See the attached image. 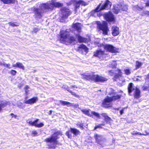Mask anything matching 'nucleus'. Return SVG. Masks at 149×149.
Returning <instances> with one entry per match:
<instances>
[{"instance_id":"obj_43","label":"nucleus","mask_w":149,"mask_h":149,"mask_svg":"<svg viewBox=\"0 0 149 149\" xmlns=\"http://www.w3.org/2000/svg\"><path fill=\"white\" fill-rule=\"evenodd\" d=\"M8 24L10 26L13 27L17 26H18V25L15 24L14 23H12L10 22H9Z\"/></svg>"},{"instance_id":"obj_23","label":"nucleus","mask_w":149,"mask_h":149,"mask_svg":"<svg viewBox=\"0 0 149 149\" xmlns=\"http://www.w3.org/2000/svg\"><path fill=\"white\" fill-rule=\"evenodd\" d=\"M121 97V95H113L112 97H110V98L111 100V101L113 100H117L120 99Z\"/></svg>"},{"instance_id":"obj_9","label":"nucleus","mask_w":149,"mask_h":149,"mask_svg":"<svg viewBox=\"0 0 149 149\" xmlns=\"http://www.w3.org/2000/svg\"><path fill=\"white\" fill-rule=\"evenodd\" d=\"M97 27L103 32V34L104 35H107L109 31L107 24L106 22H103L102 23L99 22L97 23Z\"/></svg>"},{"instance_id":"obj_47","label":"nucleus","mask_w":149,"mask_h":149,"mask_svg":"<svg viewBox=\"0 0 149 149\" xmlns=\"http://www.w3.org/2000/svg\"><path fill=\"white\" fill-rule=\"evenodd\" d=\"M62 88H63L66 90L67 91H68V89H69L68 88V87L66 85H63V86Z\"/></svg>"},{"instance_id":"obj_27","label":"nucleus","mask_w":149,"mask_h":149,"mask_svg":"<svg viewBox=\"0 0 149 149\" xmlns=\"http://www.w3.org/2000/svg\"><path fill=\"white\" fill-rule=\"evenodd\" d=\"M17 67L19 68L22 70H24V67L23 64L19 62H17Z\"/></svg>"},{"instance_id":"obj_38","label":"nucleus","mask_w":149,"mask_h":149,"mask_svg":"<svg viewBox=\"0 0 149 149\" xmlns=\"http://www.w3.org/2000/svg\"><path fill=\"white\" fill-rule=\"evenodd\" d=\"M111 65L113 68H116L117 65V63L116 61H113L111 63Z\"/></svg>"},{"instance_id":"obj_11","label":"nucleus","mask_w":149,"mask_h":149,"mask_svg":"<svg viewBox=\"0 0 149 149\" xmlns=\"http://www.w3.org/2000/svg\"><path fill=\"white\" fill-rule=\"evenodd\" d=\"M104 49L106 50L113 53L118 52L119 49L114 47L111 45L106 44L104 46Z\"/></svg>"},{"instance_id":"obj_4","label":"nucleus","mask_w":149,"mask_h":149,"mask_svg":"<svg viewBox=\"0 0 149 149\" xmlns=\"http://www.w3.org/2000/svg\"><path fill=\"white\" fill-rule=\"evenodd\" d=\"M83 79L88 80L94 81L95 82H104L106 81L107 79L106 78L99 76L98 75H91L88 73H84L81 74Z\"/></svg>"},{"instance_id":"obj_29","label":"nucleus","mask_w":149,"mask_h":149,"mask_svg":"<svg viewBox=\"0 0 149 149\" xmlns=\"http://www.w3.org/2000/svg\"><path fill=\"white\" fill-rule=\"evenodd\" d=\"M91 113L92 114L96 117L97 118L99 119L100 118V114L98 113H97L95 111H93L91 112Z\"/></svg>"},{"instance_id":"obj_57","label":"nucleus","mask_w":149,"mask_h":149,"mask_svg":"<svg viewBox=\"0 0 149 149\" xmlns=\"http://www.w3.org/2000/svg\"><path fill=\"white\" fill-rule=\"evenodd\" d=\"M26 88L27 89L29 88V87H28V86H26Z\"/></svg>"},{"instance_id":"obj_55","label":"nucleus","mask_w":149,"mask_h":149,"mask_svg":"<svg viewBox=\"0 0 149 149\" xmlns=\"http://www.w3.org/2000/svg\"><path fill=\"white\" fill-rule=\"evenodd\" d=\"M71 87L72 88H78L77 86L74 85H72Z\"/></svg>"},{"instance_id":"obj_13","label":"nucleus","mask_w":149,"mask_h":149,"mask_svg":"<svg viewBox=\"0 0 149 149\" xmlns=\"http://www.w3.org/2000/svg\"><path fill=\"white\" fill-rule=\"evenodd\" d=\"M94 137L97 142L100 145H102L104 141L103 136L101 135L96 134Z\"/></svg>"},{"instance_id":"obj_30","label":"nucleus","mask_w":149,"mask_h":149,"mask_svg":"<svg viewBox=\"0 0 149 149\" xmlns=\"http://www.w3.org/2000/svg\"><path fill=\"white\" fill-rule=\"evenodd\" d=\"M124 71L125 73L127 75H128L130 74L131 73L130 70L129 69H127V68H125L124 69Z\"/></svg>"},{"instance_id":"obj_7","label":"nucleus","mask_w":149,"mask_h":149,"mask_svg":"<svg viewBox=\"0 0 149 149\" xmlns=\"http://www.w3.org/2000/svg\"><path fill=\"white\" fill-rule=\"evenodd\" d=\"M111 5V3L108 0L106 1L104 5L100 4L94 10L95 13L98 12L104 9H108L110 7Z\"/></svg>"},{"instance_id":"obj_26","label":"nucleus","mask_w":149,"mask_h":149,"mask_svg":"<svg viewBox=\"0 0 149 149\" xmlns=\"http://www.w3.org/2000/svg\"><path fill=\"white\" fill-rule=\"evenodd\" d=\"M39 120V119H37L34 121H32L31 120L29 121L28 122H27L29 124H30L32 126H36V123H37Z\"/></svg>"},{"instance_id":"obj_31","label":"nucleus","mask_w":149,"mask_h":149,"mask_svg":"<svg viewBox=\"0 0 149 149\" xmlns=\"http://www.w3.org/2000/svg\"><path fill=\"white\" fill-rule=\"evenodd\" d=\"M76 125L77 126L79 127H80V128L81 129H84L83 124L81 123H80L79 122H78L76 124Z\"/></svg>"},{"instance_id":"obj_22","label":"nucleus","mask_w":149,"mask_h":149,"mask_svg":"<svg viewBox=\"0 0 149 149\" xmlns=\"http://www.w3.org/2000/svg\"><path fill=\"white\" fill-rule=\"evenodd\" d=\"M104 54V52L101 50H97L96 53L94 54V55L99 58H100Z\"/></svg>"},{"instance_id":"obj_5","label":"nucleus","mask_w":149,"mask_h":149,"mask_svg":"<svg viewBox=\"0 0 149 149\" xmlns=\"http://www.w3.org/2000/svg\"><path fill=\"white\" fill-rule=\"evenodd\" d=\"M60 103L63 106L66 105L68 107L71 106L74 107L75 108H78L79 109H80L81 111L84 113L88 116H91L90 113V109L86 110V109H81L79 107V105L78 104L71 103L62 100L60 101Z\"/></svg>"},{"instance_id":"obj_2","label":"nucleus","mask_w":149,"mask_h":149,"mask_svg":"<svg viewBox=\"0 0 149 149\" xmlns=\"http://www.w3.org/2000/svg\"><path fill=\"white\" fill-rule=\"evenodd\" d=\"M60 131H57L55 132L50 137L47 138L45 141L48 143L47 146L48 149H55L56 147V145L58 144L57 139L58 138L59 135H62Z\"/></svg>"},{"instance_id":"obj_56","label":"nucleus","mask_w":149,"mask_h":149,"mask_svg":"<svg viewBox=\"0 0 149 149\" xmlns=\"http://www.w3.org/2000/svg\"><path fill=\"white\" fill-rule=\"evenodd\" d=\"M52 111H51V110H50V111H49V114H51V113H52Z\"/></svg>"},{"instance_id":"obj_61","label":"nucleus","mask_w":149,"mask_h":149,"mask_svg":"<svg viewBox=\"0 0 149 149\" xmlns=\"http://www.w3.org/2000/svg\"><path fill=\"white\" fill-rule=\"evenodd\" d=\"M117 109V110H119V108H118V109Z\"/></svg>"},{"instance_id":"obj_50","label":"nucleus","mask_w":149,"mask_h":149,"mask_svg":"<svg viewBox=\"0 0 149 149\" xmlns=\"http://www.w3.org/2000/svg\"><path fill=\"white\" fill-rule=\"evenodd\" d=\"M125 108H124L123 109H122V110H120V113L121 115H122L124 113V109H125Z\"/></svg>"},{"instance_id":"obj_17","label":"nucleus","mask_w":149,"mask_h":149,"mask_svg":"<svg viewBox=\"0 0 149 149\" xmlns=\"http://www.w3.org/2000/svg\"><path fill=\"white\" fill-rule=\"evenodd\" d=\"M112 34L113 36H116L118 35L120 33L119 28L116 26H112Z\"/></svg>"},{"instance_id":"obj_33","label":"nucleus","mask_w":149,"mask_h":149,"mask_svg":"<svg viewBox=\"0 0 149 149\" xmlns=\"http://www.w3.org/2000/svg\"><path fill=\"white\" fill-rule=\"evenodd\" d=\"M80 3V4L82 6H86L87 5L88 3H86L83 1L80 0L79 1Z\"/></svg>"},{"instance_id":"obj_58","label":"nucleus","mask_w":149,"mask_h":149,"mask_svg":"<svg viewBox=\"0 0 149 149\" xmlns=\"http://www.w3.org/2000/svg\"><path fill=\"white\" fill-rule=\"evenodd\" d=\"M119 73V74H120L121 72V71L120 70H119V72H118Z\"/></svg>"},{"instance_id":"obj_48","label":"nucleus","mask_w":149,"mask_h":149,"mask_svg":"<svg viewBox=\"0 0 149 149\" xmlns=\"http://www.w3.org/2000/svg\"><path fill=\"white\" fill-rule=\"evenodd\" d=\"M77 1L76 0H71V1L70 2V4H72V3H75Z\"/></svg>"},{"instance_id":"obj_32","label":"nucleus","mask_w":149,"mask_h":149,"mask_svg":"<svg viewBox=\"0 0 149 149\" xmlns=\"http://www.w3.org/2000/svg\"><path fill=\"white\" fill-rule=\"evenodd\" d=\"M44 125L42 123H40L39 124L37 123H36L35 127H36L40 128L43 127Z\"/></svg>"},{"instance_id":"obj_1","label":"nucleus","mask_w":149,"mask_h":149,"mask_svg":"<svg viewBox=\"0 0 149 149\" xmlns=\"http://www.w3.org/2000/svg\"><path fill=\"white\" fill-rule=\"evenodd\" d=\"M63 4L59 2H54L52 1L50 3H47L41 4L38 8H34L33 12L34 17L38 18H41L43 13L47 10H51L54 7H59L62 6Z\"/></svg>"},{"instance_id":"obj_34","label":"nucleus","mask_w":149,"mask_h":149,"mask_svg":"<svg viewBox=\"0 0 149 149\" xmlns=\"http://www.w3.org/2000/svg\"><path fill=\"white\" fill-rule=\"evenodd\" d=\"M121 11H124V10H127V6L125 5H121Z\"/></svg>"},{"instance_id":"obj_51","label":"nucleus","mask_w":149,"mask_h":149,"mask_svg":"<svg viewBox=\"0 0 149 149\" xmlns=\"http://www.w3.org/2000/svg\"><path fill=\"white\" fill-rule=\"evenodd\" d=\"M10 115L11 116H12V117H14L15 118H16V117H17V115H15L13 113H12L10 114Z\"/></svg>"},{"instance_id":"obj_8","label":"nucleus","mask_w":149,"mask_h":149,"mask_svg":"<svg viewBox=\"0 0 149 149\" xmlns=\"http://www.w3.org/2000/svg\"><path fill=\"white\" fill-rule=\"evenodd\" d=\"M70 132L76 136H80L81 133L77 129L74 128H70L68 131L65 133V135L68 136V138L70 139H71L72 137V134L70 133Z\"/></svg>"},{"instance_id":"obj_44","label":"nucleus","mask_w":149,"mask_h":149,"mask_svg":"<svg viewBox=\"0 0 149 149\" xmlns=\"http://www.w3.org/2000/svg\"><path fill=\"white\" fill-rule=\"evenodd\" d=\"M38 134L37 132L36 131H33L32 132L31 135L33 136H36Z\"/></svg>"},{"instance_id":"obj_28","label":"nucleus","mask_w":149,"mask_h":149,"mask_svg":"<svg viewBox=\"0 0 149 149\" xmlns=\"http://www.w3.org/2000/svg\"><path fill=\"white\" fill-rule=\"evenodd\" d=\"M68 91L70 92L72 95H74V97L78 98H79L80 97L79 95L77 94L75 92H72L71 91L70 89H68Z\"/></svg>"},{"instance_id":"obj_6","label":"nucleus","mask_w":149,"mask_h":149,"mask_svg":"<svg viewBox=\"0 0 149 149\" xmlns=\"http://www.w3.org/2000/svg\"><path fill=\"white\" fill-rule=\"evenodd\" d=\"M133 84L132 83H130L128 86V93H130L133 91H134V96L135 98H138L139 97L140 91L139 89L136 87H134L133 86Z\"/></svg>"},{"instance_id":"obj_62","label":"nucleus","mask_w":149,"mask_h":149,"mask_svg":"<svg viewBox=\"0 0 149 149\" xmlns=\"http://www.w3.org/2000/svg\"><path fill=\"white\" fill-rule=\"evenodd\" d=\"M148 133V134L147 135H148V134H149V133Z\"/></svg>"},{"instance_id":"obj_18","label":"nucleus","mask_w":149,"mask_h":149,"mask_svg":"<svg viewBox=\"0 0 149 149\" xmlns=\"http://www.w3.org/2000/svg\"><path fill=\"white\" fill-rule=\"evenodd\" d=\"M101 115L104 118V120L106 122V123H110L112 122V119L109 117L106 113H102Z\"/></svg>"},{"instance_id":"obj_54","label":"nucleus","mask_w":149,"mask_h":149,"mask_svg":"<svg viewBox=\"0 0 149 149\" xmlns=\"http://www.w3.org/2000/svg\"><path fill=\"white\" fill-rule=\"evenodd\" d=\"M7 65H8V68H9V69H10L11 68V67H10V64H7Z\"/></svg>"},{"instance_id":"obj_14","label":"nucleus","mask_w":149,"mask_h":149,"mask_svg":"<svg viewBox=\"0 0 149 149\" xmlns=\"http://www.w3.org/2000/svg\"><path fill=\"white\" fill-rule=\"evenodd\" d=\"M105 19L108 22L113 21L114 20V17L112 13L111 12L106 14L104 15Z\"/></svg>"},{"instance_id":"obj_46","label":"nucleus","mask_w":149,"mask_h":149,"mask_svg":"<svg viewBox=\"0 0 149 149\" xmlns=\"http://www.w3.org/2000/svg\"><path fill=\"white\" fill-rule=\"evenodd\" d=\"M145 15H149V11H145L143 12V13Z\"/></svg>"},{"instance_id":"obj_24","label":"nucleus","mask_w":149,"mask_h":149,"mask_svg":"<svg viewBox=\"0 0 149 149\" xmlns=\"http://www.w3.org/2000/svg\"><path fill=\"white\" fill-rule=\"evenodd\" d=\"M3 2L4 4H9L11 3H14L15 1V0H0Z\"/></svg>"},{"instance_id":"obj_25","label":"nucleus","mask_w":149,"mask_h":149,"mask_svg":"<svg viewBox=\"0 0 149 149\" xmlns=\"http://www.w3.org/2000/svg\"><path fill=\"white\" fill-rule=\"evenodd\" d=\"M78 48L79 49H83L86 52H87L88 51V48L85 45L83 44L80 45L78 47Z\"/></svg>"},{"instance_id":"obj_36","label":"nucleus","mask_w":149,"mask_h":149,"mask_svg":"<svg viewBox=\"0 0 149 149\" xmlns=\"http://www.w3.org/2000/svg\"><path fill=\"white\" fill-rule=\"evenodd\" d=\"M148 134V133H146V134H142L139 132H136L135 133H132V134L133 135H137V134H139L140 135H143L146 136V135H147Z\"/></svg>"},{"instance_id":"obj_60","label":"nucleus","mask_w":149,"mask_h":149,"mask_svg":"<svg viewBox=\"0 0 149 149\" xmlns=\"http://www.w3.org/2000/svg\"><path fill=\"white\" fill-rule=\"evenodd\" d=\"M115 77L117 78V75H116L115 76Z\"/></svg>"},{"instance_id":"obj_20","label":"nucleus","mask_w":149,"mask_h":149,"mask_svg":"<svg viewBox=\"0 0 149 149\" xmlns=\"http://www.w3.org/2000/svg\"><path fill=\"white\" fill-rule=\"evenodd\" d=\"M72 27L76 30L78 33L81 32V27L80 23H77L74 24L72 26Z\"/></svg>"},{"instance_id":"obj_19","label":"nucleus","mask_w":149,"mask_h":149,"mask_svg":"<svg viewBox=\"0 0 149 149\" xmlns=\"http://www.w3.org/2000/svg\"><path fill=\"white\" fill-rule=\"evenodd\" d=\"M38 100L37 97H34L31 99H29L27 100H26L24 102V103L26 104H32L34 103H36Z\"/></svg>"},{"instance_id":"obj_42","label":"nucleus","mask_w":149,"mask_h":149,"mask_svg":"<svg viewBox=\"0 0 149 149\" xmlns=\"http://www.w3.org/2000/svg\"><path fill=\"white\" fill-rule=\"evenodd\" d=\"M10 72L12 75H15L17 73V72L15 70H12L10 71Z\"/></svg>"},{"instance_id":"obj_35","label":"nucleus","mask_w":149,"mask_h":149,"mask_svg":"<svg viewBox=\"0 0 149 149\" xmlns=\"http://www.w3.org/2000/svg\"><path fill=\"white\" fill-rule=\"evenodd\" d=\"M109 89L110 91V92L109 93V95H115L116 94V93L115 92L114 90L112 88H110Z\"/></svg>"},{"instance_id":"obj_10","label":"nucleus","mask_w":149,"mask_h":149,"mask_svg":"<svg viewBox=\"0 0 149 149\" xmlns=\"http://www.w3.org/2000/svg\"><path fill=\"white\" fill-rule=\"evenodd\" d=\"M61 12L60 17L63 19L67 18L71 13L69 9L65 8H63Z\"/></svg>"},{"instance_id":"obj_53","label":"nucleus","mask_w":149,"mask_h":149,"mask_svg":"<svg viewBox=\"0 0 149 149\" xmlns=\"http://www.w3.org/2000/svg\"><path fill=\"white\" fill-rule=\"evenodd\" d=\"M17 63L15 64H13L12 65V66L13 67H17Z\"/></svg>"},{"instance_id":"obj_15","label":"nucleus","mask_w":149,"mask_h":149,"mask_svg":"<svg viewBox=\"0 0 149 149\" xmlns=\"http://www.w3.org/2000/svg\"><path fill=\"white\" fill-rule=\"evenodd\" d=\"M7 105H9V106H11V102L5 101H1L0 100V112L2 110V108H3Z\"/></svg>"},{"instance_id":"obj_41","label":"nucleus","mask_w":149,"mask_h":149,"mask_svg":"<svg viewBox=\"0 0 149 149\" xmlns=\"http://www.w3.org/2000/svg\"><path fill=\"white\" fill-rule=\"evenodd\" d=\"M39 29L36 28H34L33 29V30L31 31L32 33H36L38 31Z\"/></svg>"},{"instance_id":"obj_12","label":"nucleus","mask_w":149,"mask_h":149,"mask_svg":"<svg viewBox=\"0 0 149 149\" xmlns=\"http://www.w3.org/2000/svg\"><path fill=\"white\" fill-rule=\"evenodd\" d=\"M111 102V100L110 98V97L107 96L104 99L102 102L103 107L105 108H108L111 107L112 106V104Z\"/></svg>"},{"instance_id":"obj_16","label":"nucleus","mask_w":149,"mask_h":149,"mask_svg":"<svg viewBox=\"0 0 149 149\" xmlns=\"http://www.w3.org/2000/svg\"><path fill=\"white\" fill-rule=\"evenodd\" d=\"M121 4H116L115 5L113 6V12L115 14H117L119 12H121Z\"/></svg>"},{"instance_id":"obj_45","label":"nucleus","mask_w":149,"mask_h":149,"mask_svg":"<svg viewBox=\"0 0 149 149\" xmlns=\"http://www.w3.org/2000/svg\"><path fill=\"white\" fill-rule=\"evenodd\" d=\"M139 8L137 5L135 6H134L133 8V9L135 10H139Z\"/></svg>"},{"instance_id":"obj_49","label":"nucleus","mask_w":149,"mask_h":149,"mask_svg":"<svg viewBox=\"0 0 149 149\" xmlns=\"http://www.w3.org/2000/svg\"><path fill=\"white\" fill-rule=\"evenodd\" d=\"M2 65H3L5 67L8 68V65H7V64H6L5 63H2Z\"/></svg>"},{"instance_id":"obj_52","label":"nucleus","mask_w":149,"mask_h":149,"mask_svg":"<svg viewBox=\"0 0 149 149\" xmlns=\"http://www.w3.org/2000/svg\"><path fill=\"white\" fill-rule=\"evenodd\" d=\"M146 6H149V1H148L146 3Z\"/></svg>"},{"instance_id":"obj_39","label":"nucleus","mask_w":149,"mask_h":149,"mask_svg":"<svg viewBox=\"0 0 149 149\" xmlns=\"http://www.w3.org/2000/svg\"><path fill=\"white\" fill-rule=\"evenodd\" d=\"M75 3V7L76 8H78L79 7L80 5H81L79 1H77Z\"/></svg>"},{"instance_id":"obj_40","label":"nucleus","mask_w":149,"mask_h":149,"mask_svg":"<svg viewBox=\"0 0 149 149\" xmlns=\"http://www.w3.org/2000/svg\"><path fill=\"white\" fill-rule=\"evenodd\" d=\"M104 124H98V125H96L95 126L94 130H96L97 128H102L101 127L102 125H104Z\"/></svg>"},{"instance_id":"obj_37","label":"nucleus","mask_w":149,"mask_h":149,"mask_svg":"<svg viewBox=\"0 0 149 149\" xmlns=\"http://www.w3.org/2000/svg\"><path fill=\"white\" fill-rule=\"evenodd\" d=\"M142 64L141 63L138 61L136 62V66L137 68H139L141 65Z\"/></svg>"},{"instance_id":"obj_59","label":"nucleus","mask_w":149,"mask_h":149,"mask_svg":"<svg viewBox=\"0 0 149 149\" xmlns=\"http://www.w3.org/2000/svg\"><path fill=\"white\" fill-rule=\"evenodd\" d=\"M148 78H149V74H148Z\"/></svg>"},{"instance_id":"obj_21","label":"nucleus","mask_w":149,"mask_h":149,"mask_svg":"<svg viewBox=\"0 0 149 149\" xmlns=\"http://www.w3.org/2000/svg\"><path fill=\"white\" fill-rule=\"evenodd\" d=\"M76 37H77L78 40L79 42H86L87 41V39L86 38H83L80 36L79 34L76 35Z\"/></svg>"},{"instance_id":"obj_3","label":"nucleus","mask_w":149,"mask_h":149,"mask_svg":"<svg viewBox=\"0 0 149 149\" xmlns=\"http://www.w3.org/2000/svg\"><path fill=\"white\" fill-rule=\"evenodd\" d=\"M70 30H61L60 32V40L63 42L69 43H74L75 41V38L73 36H70Z\"/></svg>"}]
</instances>
